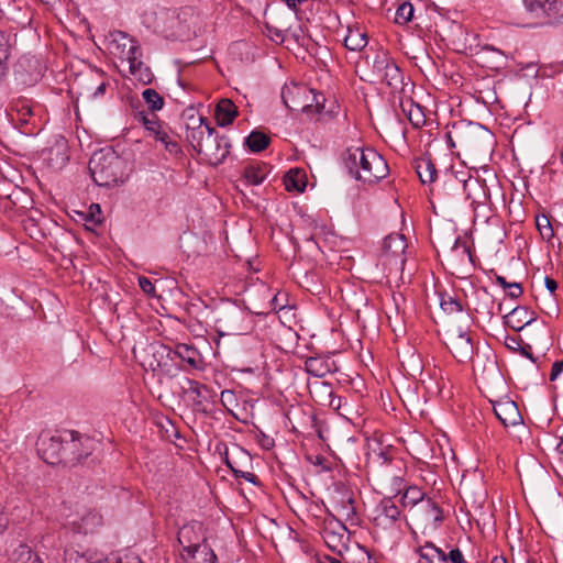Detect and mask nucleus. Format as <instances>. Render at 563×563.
Returning <instances> with one entry per match:
<instances>
[{"mask_svg":"<svg viewBox=\"0 0 563 563\" xmlns=\"http://www.w3.org/2000/svg\"><path fill=\"white\" fill-rule=\"evenodd\" d=\"M505 290L511 299H517L522 295V287L519 283H511Z\"/></svg>","mask_w":563,"mask_h":563,"instance_id":"47","label":"nucleus"},{"mask_svg":"<svg viewBox=\"0 0 563 563\" xmlns=\"http://www.w3.org/2000/svg\"><path fill=\"white\" fill-rule=\"evenodd\" d=\"M413 12H415L413 5L410 2H407V1L402 2L397 8V11L395 14L396 23L402 24V25L407 24L413 18Z\"/></svg>","mask_w":563,"mask_h":563,"instance_id":"40","label":"nucleus"},{"mask_svg":"<svg viewBox=\"0 0 563 563\" xmlns=\"http://www.w3.org/2000/svg\"><path fill=\"white\" fill-rule=\"evenodd\" d=\"M267 176L266 165H249L244 168L243 179L246 185L257 186L261 185Z\"/></svg>","mask_w":563,"mask_h":563,"instance_id":"31","label":"nucleus"},{"mask_svg":"<svg viewBox=\"0 0 563 563\" xmlns=\"http://www.w3.org/2000/svg\"><path fill=\"white\" fill-rule=\"evenodd\" d=\"M402 111L415 128H421L426 123V117L422 108L411 99L401 102Z\"/></svg>","mask_w":563,"mask_h":563,"instance_id":"29","label":"nucleus"},{"mask_svg":"<svg viewBox=\"0 0 563 563\" xmlns=\"http://www.w3.org/2000/svg\"><path fill=\"white\" fill-rule=\"evenodd\" d=\"M305 369L314 377H323L330 371L328 362L319 357H308L305 362Z\"/></svg>","mask_w":563,"mask_h":563,"instance_id":"34","label":"nucleus"},{"mask_svg":"<svg viewBox=\"0 0 563 563\" xmlns=\"http://www.w3.org/2000/svg\"><path fill=\"white\" fill-rule=\"evenodd\" d=\"M340 405H341V398H340V397H338V398H333V399H331V401H330V406H331V407L340 408Z\"/></svg>","mask_w":563,"mask_h":563,"instance_id":"64","label":"nucleus"},{"mask_svg":"<svg viewBox=\"0 0 563 563\" xmlns=\"http://www.w3.org/2000/svg\"><path fill=\"white\" fill-rule=\"evenodd\" d=\"M5 70H7V67H5L4 63L0 62V82L3 80V78L5 76Z\"/></svg>","mask_w":563,"mask_h":563,"instance_id":"63","label":"nucleus"},{"mask_svg":"<svg viewBox=\"0 0 563 563\" xmlns=\"http://www.w3.org/2000/svg\"><path fill=\"white\" fill-rule=\"evenodd\" d=\"M368 43L367 34L360 27H349L344 45L350 51H362Z\"/></svg>","mask_w":563,"mask_h":563,"instance_id":"26","label":"nucleus"},{"mask_svg":"<svg viewBox=\"0 0 563 563\" xmlns=\"http://www.w3.org/2000/svg\"><path fill=\"white\" fill-rule=\"evenodd\" d=\"M484 49L494 54V57H495V59H496V60L494 62V64H495V66H494V67H495V68H499V67H501V66H503L505 57H504V54H503V52H501V51H499V49H497V48H494V47H488V46H487V47H485Z\"/></svg>","mask_w":563,"mask_h":563,"instance_id":"49","label":"nucleus"},{"mask_svg":"<svg viewBox=\"0 0 563 563\" xmlns=\"http://www.w3.org/2000/svg\"><path fill=\"white\" fill-rule=\"evenodd\" d=\"M10 55V43L7 35L0 31V62L4 63Z\"/></svg>","mask_w":563,"mask_h":563,"instance_id":"46","label":"nucleus"},{"mask_svg":"<svg viewBox=\"0 0 563 563\" xmlns=\"http://www.w3.org/2000/svg\"><path fill=\"white\" fill-rule=\"evenodd\" d=\"M124 168V159L111 148L95 152L89 161L91 177L101 187H111L122 183Z\"/></svg>","mask_w":563,"mask_h":563,"instance_id":"3","label":"nucleus"},{"mask_svg":"<svg viewBox=\"0 0 563 563\" xmlns=\"http://www.w3.org/2000/svg\"><path fill=\"white\" fill-rule=\"evenodd\" d=\"M245 313L238 308H232L222 313L217 320L218 331L221 335H240L247 331L243 325Z\"/></svg>","mask_w":563,"mask_h":563,"instance_id":"12","label":"nucleus"},{"mask_svg":"<svg viewBox=\"0 0 563 563\" xmlns=\"http://www.w3.org/2000/svg\"><path fill=\"white\" fill-rule=\"evenodd\" d=\"M493 410L496 418L505 428L516 427L522 423V416L517 404L510 398H501L493 401Z\"/></svg>","mask_w":563,"mask_h":563,"instance_id":"13","label":"nucleus"},{"mask_svg":"<svg viewBox=\"0 0 563 563\" xmlns=\"http://www.w3.org/2000/svg\"><path fill=\"white\" fill-rule=\"evenodd\" d=\"M186 139L200 156V159L210 165L221 164L230 153V143L225 136H220L208 120L189 109L184 113Z\"/></svg>","mask_w":563,"mask_h":563,"instance_id":"1","label":"nucleus"},{"mask_svg":"<svg viewBox=\"0 0 563 563\" xmlns=\"http://www.w3.org/2000/svg\"><path fill=\"white\" fill-rule=\"evenodd\" d=\"M95 553L91 550L69 545L65 549L64 561L65 563H90L95 559Z\"/></svg>","mask_w":563,"mask_h":563,"instance_id":"27","label":"nucleus"},{"mask_svg":"<svg viewBox=\"0 0 563 563\" xmlns=\"http://www.w3.org/2000/svg\"><path fill=\"white\" fill-rule=\"evenodd\" d=\"M349 174L363 184L373 185L389 174L385 158L372 147L351 146L342 154Z\"/></svg>","mask_w":563,"mask_h":563,"instance_id":"2","label":"nucleus"},{"mask_svg":"<svg viewBox=\"0 0 563 563\" xmlns=\"http://www.w3.org/2000/svg\"><path fill=\"white\" fill-rule=\"evenodd\" d=\"M440 306L442 308V310L446 313H454V312H460L462 311V305L461 302L450 296V295H441V298H440Z\"/></svg>","mask_w":563,"mask_h":563,"instance_id":"41","label":"nucleus"},{"mask_svg":"<svg viewBox=\"0 0 563 563\" xmlns=\"http://www.w3.org/2000/svg\"><path fill=\"white\" fill-rule=\"evenodd\" d=\"M69 437L70 440H64L60 435L41 439L38 452L47 464L69 463L75 460V457L68 456V452L77 448L78 441L75 439L73 432L69 433Z\"/></svg>","mask_w":563,"mask_h":563,"instance_id":"7","label":"nucleus"},{"mask_svg":"<svg viewBox=\"0 0 563 563\" xmlns=\"http://www.w3.org/2000/svg\"><path fill=\"white\" fill-rule=\"evenodd\" d=\"M401 519V511L395 505L393 499L385 498L382 500L377 517L375 518L377 526L387 527L397 523Z\"/></svg>","mask_w":563,"mask_h":563,"instance_id":"18","label":"nucleus"},{"mask_svg":"<svg viewBox=\"0 0 563 563\" xmlns=\"http://www.w3.org/2000/svg\"><path fill=\"white\" fill-rule=\"evenodd\" d=\"M139 286L142 289L144 294H146L150 297H156V289L153 283L145 276H140L139 279Z\"/></svg>","mask_w":563,"mask_h":563,"instance_id":"45","label":"nucleus"},{"mask_svg":"<svg viewBox=\"0 0 563 563\" xmlns=\"http://www.w3.org/2000/svg\"><path fill=\"white\" fill-rule=\"evenodd\" d=\"M386 82L394 91L402 90L404 76L398 65L391 59L387 68L383 71L382 76L377 79Z\"/></svg>","mask_w":563,"mask_h":563,"instance_id":"23","label":"nucleus"},{"mask_svg":"<svg viewBox=\"0 0 563 563\" xmlns=\"http://www.w3.org/2000/svg\"><path fill=\"white\" fill-rule=\"evenodd\" d=\"M238 107L230 99H221L216 108V119L219 125L225 126L233 122Z\"/></svg>","mask_w":563,"mask_h":563,"instance_id":"24","label":"nucleus"},{"mask_svg":"<svg viewBox=\"0 0 563 563\" xmlns=\"http://www.w3.org/2000/svg\"><path fill=\"white\" fill-rule=\"evenodd\" d=\"M90 563H120L119 558L111 555V556H104L100 553H95V559Z\"/></svg>","mask_w":563,"mask_h":563,"instance_id":"50","label":"nucleus"},{"mask_svg":"<svg viewBox=\"0 0 563 563\" xmlns=\"http://www.w3.org/2000/svg\"><path fill=\"white\" fill-rule=\"evenodd\" d=\"M490 563H508L505 556H494Z\"/></svg>","mask_w":563,"mask_h":563,"instance_id":"62","label":"nucleus"},{"mask_svg":"<svg viewBox=\"0 0 563 563\" xmlns=\"http://www.w3.org/2000/svg\"><path fill=\"white\" fill-rule=\"evenodd\" d=\"M120 563H142L141 559L139 555H136L135 553H128L124 555L123 559H120Z\"/></svg>","mask_w":563,"mask_h":563,"instance_id":"55","label":"nucleus"},{"mask_svg":"<svg viewBox=\"0 0 563 563\" xmlns=\"http://www.w3.org/2000/svg\"><path fill=\"white\" fill-rule=\"evenodd\" d=\"M486 131L482 125L472 122H460L453 124L448 131L446 139L451 147H463L465 150L476 148L485 136Z\"/></svg>","mask_w":563,"mask_h":563,"instance_id":"8","label":"nucleus"},{"mask_svg":"<svg viewBox=\"0 0 563 563\" xmlns=\"http://www.w3.org/2000/svg\"><path fill=\"white\" fill-rule=\"evenodd\" d=\"M108 87V81L106 79H102L96 87V89L91 92L92 98H98L104 95L106 89Z\"/></svg>","mask_w":563,"mask_h":563,"instance_id":"53","label":"nucleus"},{"mask_svg":"<svg viewBox=\"0 0 563 563\" xmlns=\"http://www.w3.org/2000/svg\"><path fill=\"white\" fill-rule=\"evenodd\" d=\"M287 7L291 10H296L297 9V3H301V2H305L306 0H283Z\"/></svg>","mask_w":563,"mask_h":563,"instance_id":"60","label":"nucleus"},{"mask_svg":"<svg viewBox=\"0 0 563 563\" xmlns=\"http://www.w3.org/2000/svg\"><path fill=\"white\" fill-rule=\"evenodd\" d=\"M130 74L144 85H147L153 79L151 69L142 62V52L135 57H132L128 63Z\"/></svg>","mask_w":563,"mask_h":563,"instance_id":"25","label":"nucleus"},{"mask_svg":"<svg viewBox=\"0 0 563 563\" xmlns=\"http://www.w3.org/2000/svg\"><path fill=\"white\" fill-rule=\"evenodd\" d=\"M319 97L313 90L299 85L286 86L282 91L283 101L291 111H308L312 107V101H316L318 108Z\"/></svg>","mask_w":563,"mask_h":563,"instance_id":"9","label":"nucleus"},{"mask_svg":"<svg viewBox=\"0 0 563 563\" xmlns=\"http://www.w3.org/2000/svg\"><path fill=\"white\" fill-rule=\"evenodd\" d=\"M450 187H461L466 195L467 199H471L470 189L472 187L481 188L478 181L476 179H467V180H459L455 176H452L451 179L446 183Z\"/></svg>","mask_w":563,"mask_h":563,"instance_id":"42","label":"nucleus"},{"mask_svg":"<svg viewBox=\"0 0 563 563\" xmlns=\"http://www.w3.org/2000/svg\"><path fill=\"white\" fill-rule=\"evenodd\" d=\"M151 351L156 364L150 363L153 371L164 369L169 365V361L179 358L188 363L192 367H197L199 363L198 351L187 344H177L174 349L165 344H153Z\"/></svg>","mask_w":563,"mask_h":563,"instance_id":"5","label":"nucleus"},{"mask_svg":"<svg viewBox=\"0 0 563 563\" xmlns=\"http://www.w3.org/2000/svg\"><path fill=\"white\" fill-rule=\"evenodd\" d=\"M177 541L181 547V552H187L206 542L201 534V523L194 521L184 525L178 531Z\"/></svg>","mask_w":563,"mask_h":563,"instance_id":"14","label":"nucleus"},{"mask_svg":"<svg viewBox=\"0 0 563 563\" xmlns=\"http://www.w3.org/2000/svg\"><path fill=\"white\" fill-rule=\"evenodd\" d=\"M391 59L393 58L389 56V54L383 49L375 52L372 57H367V63L372 67V74L375 79H378L382 76L383 71L385 68H387Z\"/></svg>","mask_w":563,"mask_h":563,"instance_id":"30","label":"nucleus"},{"mask_svg":"<svg viewBox=\"0 0 563 563\" xmlns=\"http://www.w3.org/2000/svg\"><path fill=\"white\" fill-rule=\"evenodd\" d=\"M422 509L426 512V521L428 523L435 525L442 521V510L431 499H427L422 505Z\"/></svg>","mask_w":563,"mask_h":563,"instance_id":"38","label":"nucleus"},{"mask_svg":"<svg viewBox=\"0 0 563 563\" xmlns=\"http://www.w3.org/2000/svg\"><path fill=\"white\" fill-rule=\"evenodd\" d=\"M544 283H545V287H547V289H548L551 294H554V292H555V290L558 289V283H556L554 279L550 278V277H545Z\"/></svg>","mask_w":563,"mask_h":563,"instance_id":"56","label":"nucleus"},{"mask_svg":"<svg viewBox=\"0 0 563 563\" xmlns=\"http://www.w3.org/2000/svg\"><path fill=\"white\" fill-rule=\"evenodd\" d=\"M269 137L263 133V132H258V131H253L246 139H245V143L247 145V147L250 148V151L254 152V153H258L263 150H265L268 144H269Z\"/></svg>","mask_w":563,"mask_h":563,"instance_id":"35","label":"nucleus"},{"mask_svg":"<svg viewBox=\"0 0 563 563\" xmlns=\"http://www.w3.org/2000/svg\"><path fill=\"white\" fill-rule=\"evenodd\" d=\"M188 385H189V388H188L189 393L195 394L197 396L200 395V387L201 386L197 382L188 380Z\"/></svg>","mask_w":563,"mask_h":563,"instance_id":"57","label":"nucleus"},{"mask_svg":"<svg viewBox=\"0 0 563 563\" xmlns=\"http://www.w3.org/2000/svg\"><path fill=\"white\" fill-rule=\"evenodd\" d=\"M424 501V494L416 486L407 487L402 494V505L405 507H413L419 503L422 505Z\"/></svg>","mask_w":563,"mask_h":563,"instance_id":"37","label":"nucleus"},{"mask_svg":"<svg viewBox=\"0 0 563 563\" xmlns=\"http://www.w3.org/2000/svg\"><path fill=\"white\" fill-rule=\"evenodd\" d=\"M306 173L302 169H290L285 176V187L288 191H303L307 185Z\"/></svg>","mask_w":563,"mask_h":563,"instance_id":"32","label":"nucleus"},{"mask_svg":"<svg viewBox=\"0 0 563 563\" xmlns=\"http://www.w3.org/2000/svg\"><path fill=\"white\" fill-rule=\"evenodd\" d=\"M235 456L244 459V460H249V454L246 453V451H244L239 445H234L231 452H229L228 449L224 452V462H225L227 466L234 473V475L236 477H242V478L246 479L247 482L255 484L257 481L256 475L251 472L242 471L240 468V464L234 459Z\"/></svg>","mask_w":563,"mask_h":563,"instance_id":"17","label":"nucleus"},{"mask_svg":"<svg viewBox=\"0 0 563 563\" xmlns=\"http://www.w3.org/2000/svg\"><path fill=\"white\" fill-rule=\"evenodd\" d=\"M420 563H446V553L431 542L417 549Z\"/></svg>","mask_w":563,"mask_h":563,"instance_id":"22","label":"nucleus"},{"mask_svg":"<svg viewBox=\"0 0 563 563\" xmlns=\"http://www.w3.org/2000/svg\"><path fill=\"white\" fill-rule=\"evenodd\" d=\"M555 452L563 457V434L559 438V441L555 445Z\"/></svg>","mask_w":563,"mask_h":563,"instance_id":"59","label":"nucleus"},{"mask_svg":"<svg viewBox=\"0 0 563 563\" xmlns=\"http://www.w3.org/2000/svg\"><path fill=\"white\" fill-rule=\"evenodd\" d=\"M341 515L344 516L346 519H350L353 516H355V508L353 507L352 498H349L347 505H343L341 507Z\"/></svg>","mask_w":563,"mask_h":563,"instance_id":"51","label":"nucleus"},{"mask_svg":"<svg viewBox=\"0 0 563 563\" xmlns=\"http://www.w3.org/2000/svg\"><path fill=\"white\" fill-rule=\"evenodd\" d=\"M181 559L186 563H216L217 555L213 550L206 543L202 542L200 545L188 550L187 552H180Z\"/></svg>","mask_w":563,"mask_h":563,"instance_id":"20","label":"nucleus"},{"mask_svg":"<svg viewBox=\"0 0 563 563\" xmlns=\"http://www.w3.org/2000/svg\"><path fill=\"white\" fill-rule=\"evenodd\" d=\"M537 228L544 240H551L553 238V229L550 220L547 216H539L536 219Z\"/></svg>","mask_w":563,"mask_h":563,"instance_id":"43","label":"nucleus"},{"mask_svg":"<svg viewBox=\"0 0 563 563\" xmlns=\"http://www.w3.org/2000/svg\"><path fill=\"white\" fill-rule=\"evenodd\" d=\"M142 96L153 113L163 108L164 100L156 90L147 88L143 91Z\"/></svg>","mask_w":563,"mask_h":563,"instance_id":"39","label":"nucleus"},{"mask_svg":"<svg viewBox=\"0 0 563 563\" xmlns=\"http://www.w3.org/2000/svg\"><path fill=\"white\" fill-rule=\"evenodd\" d=\"M506 345L507 347L515 350L516 346L519 345V342L516 338L510 336L506 339Z\"/></svg>","mask_w":563,"mask_h":563,"instance_id":"58","label":"nucleus"},{"mask_svg":"<svg viewBox=\"0 0 563 563\" xmlns=\"http://www.w3.org/2000/svg\"><path fill=\"white\" fill-rule=\"evenodd\" d=\"M220 401L222 406L230 412L238 407V398L234 391L225 389L221 393Z\"/></svg>","mask_w":563,"mask_h":563,"instance_id":"44","label":"nucleus"},{"mask_svg":"<svg viewBox=\"0 0 563 563\" xmlns=\"http://www.w3.org/2000/svg\"><path fill=\"white\" fill-rule=\"evenodd\" d=\"M527 11L536 18H542L555 13L559 9V0H522Z\"/></svg>","mask_w":563,"mask_h":563,"instance_id":"21","label":"nucleus"},{"mask_svg":"<svg viewBox=\"0 0 563 563\" xmlns=\"http://www.w3.org/2000/svg\"><path fill=\"white\" fill-rule=\"evenodd\" d=\"M317 563H346V562H345V555H342L339 558L324 555L322 558H319Z\"/></svg>","mask_w":563,"mask_h":563,"instance_id":"54","label":"nucleus"},{"mask_svg":"<svg viewBox=\"0 0 563 563\" xmlns=\"http://www.w3.org/2000/svg\"><path fill=\"white\" fill-rule=\"evenodd\" d=\"M10 563H42L27 544L20 543L10 554Z\"/></svg>","mask_w":563,"mask_h":563,"instance_id":"33","label":"nucleus"},{"mask_svg":"<svg viewBox=\"0 0 563 563\" xmlns=\"http://www.w3.org/2000/svg\"><path fill=\"white\" fill-rule=\"evenodd\" d=\"M496 283H497L499 286H501L504 289H507V288H508V286L511 284V283H508V282L506 280V278H505V277H503V276H497V277H496Z\"/></svg>","mask_w":563,"mask_h":563,"instance_id":"61","label":"nucleus"},{"mask_svg":"<svg viewBox=\"0 0 563 563\" xmlns=\"http://www.w3.org/2000/svg\"><path fill=\"white\" fill-rule=\"evenodd\" d=\"M416 172L423 184H431L435 180L437 169L428 157H420L416 161Z\"/></svg>","mask_w":563,"mask_h":563,"instance_id":"28","label":"nucleus"},{"mask_svg":"<svg viewBox=\"0 0 563 563\" xmlns=\"http://www.w3.org/2000/svg\"><path fill=\"white\" fill-rule=\"evenodd\" d=\"M63 529L75 534H89L96 532L102 525V517L95 509L76 506L75 510L68 509L63 514Z\"/></svg>","mask_w":563,"mask_h":563,"instance_id":"6","label":"nucleus"},{"mask_svg":"<svg viewBox=\"0 0 563 563\" xmlns=\"http://www.w3.org/2000/svg\"><path fill=\"white\" fill-rule=\"evenodd\" d=\"M407 249V242L402 234L394 233L389 234L384 241V253L386 256H390L395 260H399L400 265L405 264V251Z\"/></svg>","mask_w":563,"mask_h":563,"instance_id":"19","label":"nucleus"},{"mask_svg":"<svg viewBox=\"0 0 563 563\" xmlns=\"http://www.w3.org/2000/svg\"><path fill=\"white\" fill-rule=\"evenodd\" d=\"M451 563H465L464 555L460 549H453L446 554V562Z\"/></svg>","mask_w":563,"mask_h":563,"instance_id":"48","label":"nucleus"},{"mask_svg":"<svg viewBox=\"0 0 563 563\" xmlns=\"http://www.w3.org/2000/svg\"><path fill=\"white\" fill-rule=\"evenodd\" d=\"M135 120L144 126L147 136L159 142L169 154L177 155L180 153L181 150L176 136L172 133L169 126L161 121L155 113L140 111L135 114Z\"/></svg>","mask_w":563,"mask_h":563,"instance_id":"4","label":"nucleus"},{"mask_svg":"<svg viewBox=\"0 0 563 563\" xmlns=\"http://www.w3.org/2000/svg\"><path fill=\"white\" fill-rule=\"evenodd\" d=\"M108 48L112 55L123 63H128L141 53L139 42L122 31H114L110 34Z\"/></svg>","mask_w":563,"mask_h":563,"instance_id":"10","label":"nucleus"},{"mask_svg":"<svg viewBox=\"0 0 563 563\" xmlns=\"http://www.w3.org/2000/svg\"><path fill=\"white\" fill-rule=\"evenodd\" d=\"M322 538L325 545L338 556L344 555L347 549L349 537L346 529L343 526H338V530L333 527H325L322 532Z\"/></svg>","mask_w":563,"mask_h":563,"instance_id":"15","label":"nucleus"},{"mask_svg":"<svg viewBox=\"0 0 563 563\" xmlns=\"http://www.w3.org/2000/svg\"><path fill=\"white\" fill-rule=\"evenodd\" d=\"M367 459L372 462L382 461L383 464L390 461V454L387 449H383L377 441L368 442Z\"/></svg>","mask_w":563,"mask_h":563,"instance_id":"36","label":"nucleus"},{"mask_svg":"<svg viewBox=\"0 0 563 563\" xmlns=\"http://www.w3.org/2000/svg\"><path fill=\"white\" fill-rule=\"evenodd\" d=\"M536 312L526 306H518L504 316L505 324L515 331H521L536 320Z\"/></svg>","mask_w":563,"mask_h":563,"instance_id":"16","label":"nucleus"},{"mask_svg":"<svg viewBox=\"0 0 563 563\" xmlns=\"http://www.w3.org/2000/svg\"><path fill=\"white\" fill-rule=\"evenodd\" d=\"M563 372V360L553 363L550 374V380L554 382Z\"/></svg>","mask_w":563,"mask_h":563,"instance_id":"52","label":"nucleus"},{"mask_svg":"<svg viewBox=\"0 0 563 563\" xmlns=\"http://www.w3.org/2000/svg\"><path fill=\"white\" fill-rule=\"evenodd\" d=\"M445 344L452 355L461 363L472 360L474 346L470 335L462 331H451L446 334Z\"/></svg>","mask_w":563,"mask_h":563,"instance_id":"11","label":"nucleus"}]
</instances>
